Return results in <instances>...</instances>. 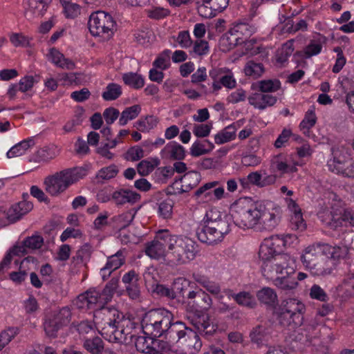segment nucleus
<instances>
[{"label":"nucleus","instance_id":"obj_1","mask_svg":"<svg viewBox=\"0 0 354 354\" xmlns=\"http://www.w3.org/2000/svg\"><path fill=\"white\" fill-rule=\"evenodd\" d=\"M198 252V244L192 239L159 230L152 241L145 244V252L150 259L162 261L167 266L183 265L194 260Z\"/></svg>","mask_w":354,"mask_h":354},{"label":"nucleus","instance_id":"obj_2","mask_svg":"<svg viewBox=\"0 0 354 354\" xmlns=\"http://www.w3.org/2000/svg\"><path fill=\"white\" fill-rule=\"evenodd\" d=\"M95 320L99 333L111 342H132L139 330L134 318L126 317L115 308H100L95 313Z\"/></svg>","mask_w":354,"mask_h":354},{"label":"nucleus","instance_id":"obj_3","mask_svg":"<svg viewBox=\"0 0 354 354\" xmlns=\"http://www.w3.org/2000/svg\"><path fill=\"white\" fill-rule=\"evenodd\" d=\"M189 323L196 331L189 328L181 337L179 342L174 348L176 354H196L201 348L202 342L198 335L205 337L212 336L217 330L218 326L207 315H193L188 317Z\"/></svg>","mask_w":354,"mask_h":354},{"label":"nucleus","instance_id":"obj_4","mask_svg":"<svg viewBox=\"0 0 354 354\" xmlns=\"http://www.w3.org/2000/svg\"><path fill=\"white\" fill-rule=\"evenodd\" d=\"M86 175L84 167H73L55 172L45 178L44 184L46 192L51 196H58L70 186Z\"/></svg>","mask_w":354,"mask_h":354},{"label":"nucleus","instance_id":"obj_5","mask_svg":"<svg viewBox=\"0 0 354 354\" xmlns=\"http://www.w3.org/2000/svg\"><path fill=\"white\" fill-rule=\"evenodd\" d=\"M234 223L243 228H257L259 225L260 204L253 205L248 200L240 198L230 207Z\"/></svg>","mask_w":354,"mask_h":354},{"label":"nucleus","instance_id":"obj_6","mask_svg":"<svg viewBox=\"0 0 354 354\" xmlns=\"http://www.w3.org/2000/svg\"><path fill=\"white\" fill-rule=\"evenodd\" d=\"M119 283V278H112L102 292L90 289L80 295L75 301V305L80 309L93 308L95 306L102 307L111 301Z\"/></svg>","mask_w":354,"mask_h":354},{"label":"nucleus","instance_id":"obj_7","mask_svg":"<svg viewBox=\"0 0 354 354\" xmlns=\"http://www.w3.org/2000/svg\"><path fill=\"white\" fill-rule=\"evenodd\" d=\"M261 271L263 277L272 282L285 274L295 273V259L287 253L278 254L269 261L263 263Z\"/></svg>","mask_w":354,"mask_h":354},{"label":"nucleus","instance_id":"obj_8","mask_svg":"<svg viewBox=\"0 0 354 354\" xmlns=\"http://www.w3.org/2000/svg\"><path fill=\"white\" fill-rule=\"evenodd\" d=\"M88 25L91 34L99 37L101 41L110 39L116 30L115 21L109 13L104 11L92 13Z\"/></svg>","mask_w":354,"mask_h":354},{"label":"nucleus","instance_id":"obj_9","mask_svg":"<svg viewBox=\"0 0 354 354\" xmlns=\"http://www.w3.org/2000/svg\"><path fill=\"white\" fill-rule=\"evenodd\" d=\"M305 306L299 300L286 299L282 302L279 322L283 326H292V328L301 326Z\"/></svg>","mask_w":354,"mask_h":354},{"label":"nucleus","instance_id":"obj_10","mask_svg":"<svg viewBox=\"0 0 354 354\" xmlns=\"http://www.w3.org/2000/svg\"><path fill=\"white\" fill-rule=\"evenodd\" d=\"M71 319V312L68 307H63L48 315L44 322V329L50 338L57 336V332L67 326Z\"/></svg>","mask_w":354,"mask_h":354},{"label":"nucleus","instance_id":"obj_11","mask_svg":"<svg viewBox=\"0 0 354 354\" xmlns=\"http://www.w3.org/2000/svg\"><path fill=\"white\" fill-rule=\"evenodd\" d=\"M282 210L273 202L260 203V218L258 230L272 231L281 221Z\"/></svg>","mask_w":354,"mask_h":354},{"label":"nucleus","instance_id":"obj_12","mask_svg":"<svg viewBox=\"0 0 354 354\" xmlns=\"http://www.w3.org/2000/svg\"><path fill=\"white\" fill-rule=\"evenodd\" d=\"M342 210L336 204L330 202L321 205L317 212V216L322 223L331 229H336L342 225Z\"/></svg>","mask_w":354,"mask_h":354},{"label":"nucleus","instance_id":"obj_13","mask_svg":"<svg viewBox=\"0 0 354 354\" xmlns=\"http://www.w3.org/2000/svg\"><path fill=\"white\" fill-rule=\"evenodd\" d=\"M218 181L207 183L200 187L194 193L195 197L203 202H216L224 196V188L218 187Z\"/></svg>","mask_w":354,"mask_h":354},{"label":"nucleus","instance_id":"obj_14","mask_svg":"<svg viewBox=\"0 0 354 354\" xmlns=\"http://www.w3.org/2000/svg\"><path fill=\"white\" fill-rule=\"evenodd\" d=\"M231 216L221 212L217 208L212 207L206 212L203 223L221 231L230 232L231 230Z\"/></svg>","mask_w":354,"mask_h":354},{"label":"nucleus","instance_id":"obj_15","mask_svg":"<svg viewBox=\"0 0 354 354\" xmlns=\"http://www.w3.org/2000/svg\"><path fill=\"white\" fill-rule=\"evenodd\" d=\"M351 160L349 149L344 146H338L332 149V158L328 161V169L339 174L342 168Z\"/></svg>","mask_w":354,"mask_h":354},{"label":"nucleus","instance_id":"obj_16","mask_svg":"<svg viewBox=\"0 0 354 354\" xmlns=\"http://www.w3.org/2000/svg\"><path fill=\"white\" fill-rule=\"evenodd\" d=\"M228 233V232L221 231L206 223L198 227L196 232L198 240L209 245L222 241L225 236Z\"/></svg>","mask_w":354,"mask_h":354},{"label":"nucleus","instance_id":"obj_17","mask_svg":"<svg viewBox=\"0 0 354 354\" xmlns=\"http://www.w3.org/2000/svg\"><path fill=\"white\" fill-rule=\"evenodd\" d=\"M285 202L288 209L292 212L290 219V227L292 230L304 231L306 227V224L303 218L301 208L297 202L291 198L286 197Z\"/></svg>","mask_w":354,"mask_h":354},{"label":"nucleus","instance_id":"obj_18","mask_svg":"<svg viewBox=\"0 0 354 354\" xmlns=\"http://www.w3.org/2000/svg\"><path fill=\"white\" fill-rule=\"evenodd\" d=\"M279 241L274 239L273 236L270 238L265 239L260 245L259 256L263 263L273 259L278 254H282L281 250L279 248Z\"/></svg>","mask_w":354,"mask_h":354},{"label":"nucleus","instance_id":"obj_19","mask_svg":"<svg viewBox=\"0 0 354 354\" xmlns=\"http://www.w3.org/2000/svg\"><path fill=\"white\" fill-rule=\"evenodd\" d=\"M167 328L168 329L166 330L162 336L165 339L164 341L169 344L171 348H175L174 345H177L189 327L186 326L182 322H174L173 320Z\"/></svg>","mask_w":354,"mask_h":354},{"label":"nucleus","instance_id":"obj_20","mask_svg":"<svg viewBox=\"0 0 354 354\" xmlns=\"http://www.w3.org/2000/svg\"><path fill=\"white\" fill-rule=\"evenodd\" d=\"M248 100L254 109L263 111L274 106L277 102V97L269 93L256 92L250 94Z\"/></svg>","mask_w":354,"mask_h":354},{"label":"nucleus","instance_id":"obj_21","mask_svg":"<svg viewBox=\"0 0 354 354\" xmlns=\"http://www.w3.org/2000/svg\"><path fill=\"white\" fill-rule=\"evenodd\" d=\"M297 165V163L290 162L287 158L282 154L274 156L270 163L271 169L274 171H278L281 174L296 172Z\"/></svg>","mask_w":354,"mask_h":354},{"label":"nucleus","instance_id":"obj_22","mask_svg":"<svg viewBox=\"0 0 354 354\" xmlns=\"http://www.w3.org/2000/svg\"><path fill=\"white\" fill-rule=\"evenodd\" d=\"M49 0H28L25 7V17L28 20L40 17L45 13Z\"/></svg>","mask_w":354,"mask_h":354},{"label":"nucleus","instance_id":"obj_23","mask_svg":"<svg viewBox=\"0 0 354 354\" xmlns=\"http://www.w3.org/2000/svg\"><path fill=\"white\" fill-rule=\"evenodd\" d=\"M124 263V257L121 250L118 251L115 254L109 257L106 265L100 270V274L103 280H106L111 275L112 272L118 269Z\"/></svg>","mask_w":354,"mask_h":354},{"label":"nucleus","instance_id":"obj_24","mask_svg":"<svg viewBox=\"0 0 354 354\" xmlns=\"http://www.w3.org/2000/svg\"><path fill=\"white\" fill-rule=\"evenodd\" d=\"M60 152L59 148L55 145H50L38 149L33 155L31 160L39 163H47L56 158Z\"/></svg>","mask_w":354,"mask_h":354},{"label":"nucleus","instance_id":"obj_25","mask_svg":"<svg viewBox=\"0 0 354 354\" xmlns=\"http://www.w3.org/2000/svg\"><path fill=\"white\" fill-rule=\"evenodd\" d=\"M153 313V319L154 323H157L158 330L161 333V337L163 336L166 330L168 329V326L171 323L174 319L173 314L165 308H157L152 310Z\"/></svg>","mask_w":354,"mask_h":354},{"label":"nucleus","instance_id":"obj_26","mask_svg":"<svg viewBox=\"0 0 354 354\" xmlns=\"http://www.w3.org/2000/svg\"><path fill=\"white\" fill-rule=\"evenodd\" d=\"M324 243H317L308 246L301 256V261L307 268L318 260V257L324 255Z\"/></svg>","mask_w":354,"mask_h":354},{"label":"nucleus","instance_id":"obj_27","mask_svg":"<svg viewBox=\"0 0 354 354\" xmlns=\"http://www.w3.org/2000/svg\"><path fill=\"white\" fill-rule=\"evenodd\" d=\"M162 158L168 160H183L185 156V148L176 142L167 143L161 150Z\"/></svg>","mask_w":354,"mask_h":354},{"label":"nucleus","instance_id":"obj_28","mask_svg":"<svg viewBox=\"0 0 354 354\" xmlns=\"http://www.w3.org/2000/svg\"><path fill=\"white\" fill-rule=\"evenodd\" d=\"M48 61L58 68L66 70H72L75 68V63L64 55L57 48H52L47 54Z\"/></svg>","mask_w":354,"mask_h":354},{"label":"nucleus","instance_id":"obj_29","mask_svg":"<svg viewBox=\"0 0 354 354\" xmlns=\"http://www.w3.org/2000/svg\"><path fill=\"white\" fill-rule=\"evenodd\" d=\"M111 198L116 205L133 204L140 201V195L130 189H120L112 194Z\"/></svg>","mask_w":354,"mask_h":354},{"label":"nucleus","instance_id":"obj_30","mask_svg":"<svg viewBox=\"0 0 354 354\" xmlns=\"http://www.w3.org/2000/svg\"><path fill=\"white\" fill-rule=\"evenodd\" d=\"M239 127V121L227 126L214 135L215 143L216 145H223L234 140L236 138V132Z\"/></svg>","mask_w":354,"mask_h":354},{"label":"nucleus","instance_id":"obj_31","mask_svg":"<svg viewBox=\"0 0 354 354\" xmlns=\"http://www.w3.org/2000/svg\"><path fill=\"white\" fill-rule=\"evenodd\" d=\"M193 279L210 294L216 296V297L221 295V288L219 283L212 281L207 276L200 273L193 274Z\"/></svg>","mask_w":354,"mask_h":354},{"label":"nucleus","instance_id":"obj_32","mask_svg":"<svg viewBox=\"0 0 354 354\" xmlns=\"http://www.w3.org/2000/svg\"><path fill=\"white\" fill-rule=\"evenodd\" d=\"M153 313L152 310L145 314L141 322V326L143 333L151 338L161 337V333L158 330L157 323H154L153 319Z\"/></svg>","mask_w":354,"mask_h":354},{"label":"nucleus","instance_id":"obj_33","mask_svg":"<svg viewBox=\"0 0 354 354\" xmlns=\"http://www.w3.org/2000/svg\"><path fill=\"white\" fill-rule=\"evenodd\" d=\"M32 207L33 205L31 202L20 201L10 207L8 212V217L11 221L15 222L29 212Z\"/></svg>","mask_w":354,"mask_h":354},{"label":"nucleus","instance_id":"obj_34","mask_svg":"<svg viewBox=\"0 0 354 354\" xmlns=\"http://www.w3.org/2000/svg\"><path fill=\"white\" fill-rule=\"evenodd\" d=\"M201 180V175L196 171L187 172L180 178L182 192H188L196 187Z\"/></svg>","mask_w":354,"mask_h":354},{"label":"nucleus","instance_id":"obj_35","mask_svg":"<svg viewBox=\"0 0 354 354\" xmlns=\"http://www.w3.org/2000/svg\"><path fill=\"white\" fill-rule=\"evenodd\" d=\"M294 275L295 274H283L279 277L276 278V279L272 281V283L277 288L283 291H292L298 286V282Z\"/></svg>","mask_w":354,"mask_h":354},{"label":"nucleus","instance_id":"obj_36","mask_svg":"<svg viewBox=\"0 0 354 354\" xmlns=\"http://www.w3.org/2000/svg\"><path fill=\"white\" fill-rule=\"evenodd\" d=\"M257 297L261 304L270 307H274L278 303L277 292L270 287H264L258 290Z\"/></svg>","mask_w":354,"mask_h":354},{"label":"nucleus","instance_id":"obj_37","mask_svg":"<svg viewBox=\"0 0 354 354\" xmlns=\"http://www.w3.org/2000/svg\"><path fill=\"white\" fill-rule=\"evenodd\" d=\"M231 32L239 37V42L242 44L244 40L250 38L255 32L256 28L246 23H238L234 24L231 28Z\"/></svg>","mask_w":354,"mask_h":354},{"label":"nucleus","instance_id":"obj_38","mask_svg":"<svg viewBox=\"0 0 354 354\" xmlns=\"http://www.w3.org/2000/svg\"><path fill=\"white\" fill-rule=\"evenodd\" d=\"M324 256L333 260L345 258L348 254V248L345 245H331L324 243Z\"/></svg>","mask_w":354,"mask_h":354},{"label":"nucleus","instance_id":"obj_39","mask_svg":"<svg viewBox=\"0 0 354 354\" xmlns=\"http://www.w3.org/2000/svg\"><path fill=\"white\" fill-rule=\"evenodd\" d=\"M137 210L131 209L113 218L115 227L118 230H122L128 227L133 221Z\"/></svg>","mask_w":354,"mask_h":354},{"label":"nucleus","instance_id":"obj_40","mask_svg":"<svg viewBox=\"0 0 354 354\" xmlns=\"http://www.w3.org/2000/svg\"><path fill=\"white\" fill-rule=\"evenodd\" d=\"M35 145L33 139H27L14 145L8 152L7 157L12 158L24 155Z\"/></svg>","mask_w":354,"mask_h":354},{"label":"nucleus","instance_id":"obj_41","mask_svg":"<svg viewBox=\"0 0 354 354\" xmlns=\"http://www.w3.org/2000/svg\"><path fill=\"white\" fill-rule=\"evenodd\" d=\"M83 347L91 354H102L104 344L100 337L95 336L86 337L84 340Z\"/></svg>","mask_w":354,"mask_h":354},{"label":"nucleus","instance_id":"obj_42","mask_svg":"<svg viewBox=\"0 0 354 354\" xmlns=\"http://www.w3.org/2000/svg\"><path fill=\"white\" fill-rule=\"evenodd\" d=\"M234 299L240 306L254 308L257 306L254 297L249 292L242 291L239 293H231L228 295Z\"/></svg>","mask_w":354,"mask_h":354},{"label":"nucleus","instance_id":"obj_43","mask_svg":"<svg viewBox=\"0 0 354 354\" xmlns=\"http://www.w3.org/2000/svg\"><path fill=\"white\" fill-rule=\"evenodd\" d=\"M141 106L139 104H135L127 107L120 113L118 124L120 126H125L129 121L136 119L141 112Z\"/></svg>","mask_w":354,"mask_h":354},{"label":"nucleus","instance_id":"obj_44","mask_svg":"<svg viewBox=\"0 0 354 354\" xmlns=\"http://www.w3.org/2000/svg\"><path fill=\"white\" fill-rule=\"evenodd\" d=\"M325 41L326 37L322 35L312 39L304 50L306 57H310L319 54Z\"/></svg>","mask_w":354,"mask_h":354},{"label":"nucleus","instance_id":"obj_45","mask_svg":"<svg viewBox=\"0 0 354 354\" xmlns=\"http://www.w3.org/2000/svg\"><path fill=\"white\" fill-rule=\"evenodd\" d=\"M243 71L246 76L257 79L263 75L265 68L263 64L250 60L246 62Z\"/></svg>","mask_w":354,"mask_h":354},{"label":"nucleus","instance_id":"obj_46","mask_svg":"<svg viewBox=\"0 0 354 354\" xmlns=\"http://www.w3.org/2000/svg\"><path fill=\"white\" fill-rule=\"evenodd\" d=\"M122 93V86L116 83H109L104 88L102 97L105 101H113L119 98Z\"/></svg>","mask_w":354,"mask_h":354},{"label":"nucleus","instance_id":"obj_47","mask_svg":"<svg viewBox=\"0 0 354 354\" xmlns=\"http://www.w3.org/2000/svg\"><path fill=\"white\" fill-rule=\"evenodd\" d=\"M158 123V119L153 115H147L140 118L134 123V127L142 132H148L154 129Z\"/></svg>","mask_w":354,"mask_h":354},{"label":"nucleus","instance_id":"obj_48","mask_svg":"<svg viewBox=\"0 0 354 354\" xmlns=\"http://www.w3.org/2000/svg\"><path fill=\"white\" fill-rule=\"evenodd\" d=\"M124 83L135 89H139L144 86L145 80L143 77L136 73H126L122 75Z\"/></svg>","mask_w":354,"mask_h":354},{"label":"nucleus","instance_id":"obj_49","mask_svg":"<svg viewBox=\"0 0 354 354\" xmlns=\"http://www.w3.org/2000/svg\"><path fill=\"white\" fill-rule=\"evenodd\" d=\"M313 275L326 276L331 274L333 269L326 264V261L324 259L317 261L306 268Z\"/></svg>","mask_w":354,"mask_h":354},{"label":"nucleus","instance_id":"obj_50","mask_svg":"<svg viewBox=\"0 0 354 354\" xmlns=\"http://www.w3.org/2000/svg\"><path fill=\"white\" fill-rule=\"evenodd\" d=\"M245 50L252 55L263 53L268 54L266 48L263 46L255 38L246 39L243 42Z\"/></svg>","mask_w":354,"mask_h":354},{"label":"nucleus","instance_id":"obj_51","mask_svg":"<svg viewBox=\"0 0 354 354\" xmlns=\"http://www.w3.org/2000/svg\"><path fill=\"white\" fill-rule=\"evenodd\" d=\"M257 85L259 91L265 93L276 92L281 88V82L277 79L261 80Z\"/></svg>","mask_w":354,"mask_h":354},{"label":"nucleus","instance_id":"obj_52","mask_svg":"<svg viewBox=\"0 0 354 354\" xmlns=\"http://www.w3.org/2000/svg\"><path fill=\"white\" fill-rule=\"evenodd\" d=\"M159 162L157 158L143 160L137 166L138 172L142 176H147L153 171L155 167L159 165Z\"/></svg>","mask_w":354,"mask_h":354},{"label":"nucleus","instance_id":"obj_53","mask_svg":"<svg viewBox=\"0 0 354 354\" xmlns=\"http://www.w3.org/2000/svg\"><path fill=\"white\" fill-rule=\"evenodd\" d=\"M158 205V214L160 217L164 219H168L171 217L174 202L171 198H167L161 201Z\"/></svg>","mask_w":354,"mask_h":354},{"label":"nucleus","instance_id":"obj_54","mask_svg":"<svg viewBox=\"0 0 354 354\" xmlns=\"http://www.w3.org/2000/svg\"><path fill=\"white\" fill-rule=\"evenodd\" d=\"M63 11L66 18L73 19L80 14V7L70 0H60Z\"/></svg>","mask_w":354,"mask_h":354},{"label":"nucleus","instance_id":"obj_55","mask_svg":"<svg viewBox=\"0 0 354 354\" xmlns=\"http://www.w3.org/2000/svg\"><path fill=\"white\" fill-rule=\"evenodd\" d=\"M316 121L317 117L314 108L308 109L299 124L300 129L303 131L304 133H306L315 124Z\"/></svg>","mask_w":354,"mask_h":354},{"label":"nucleus","instance_id":"obj_56","mask_svg":"<svg viewBox=\"0 0 354 354\" xmlns=\"http://www.w3.org/2000/svg\"><path fill=\"white\" fill-rule=\"evenodd\" d=\"M293 40H288L283 44L279 50L277 55V62L281 64H284L287 62L288 59L292 54L294 51Z\"/></svg>","mask_w":354,"mask_h":354},{"label":"nucleus","instance_id":"obj_57","mask_svg":"<svg viewBox=\"0 0 354 354\" xmlns=\"http://www.w3.org/2000/svg\"><path fill=\"white\" fill-rule=\"evenodd\" d=\"M118 173V169L115 165L102 168L98 171L96 177L100 182L103 180H109L115 178Z\"/></svg>","mask_w":354,"mask_h":354},{"label":"nucleus","instance_id":"obj_58","mask_svg":"<svg viewBox=\"0 0 354 354\" xmlns=\"http://www.w3.org/2000/svg\"><path fill=\"white\" fill-rule=\"evenodd\" d=\"M173 39L177 43V45H174V47L179 46L185 49L190 48L193 43L188 30L180 31L177 36L173 37Z\"/></svg>","mask_w":354,"mask_h":354},{"label":"nucleus","instance_id":"obj_59","mask_svg":"<svg viewBox=\"0 0 354 354\" xmlns=\"http://www.w3.org/2000/svg\"><path fill=\"white\" fill-rule=\"evenodd\" d=\"M91 253V247L88 244H84L76 252L73 259L77 264L86 263L89 260Z\"/></svg>","mask_w":354,"mask_h":354},{"label":"nucleus","instance_id":"obj_60","mask_svg":"<svg viewBox=\"0 0 354 354\" xmlns=\"http://www.w3.org/2000/svg\"><path fill=\"white\" fill-rule=\"evenodd\" d=\"M174 351V348L164 340H160L154 342L153 346L147 351L145 354H165L168 351Z\"/></svg>","mask_w":354,"mask_h":354},{"label":"nucleus","instance_id":"obj_61","mask_svg":"<svg viewBox=\"0 0 354 354\" xmlns=\"http://www.w3.org/2000/svg\"><path fill=\"white\" fill-rule=\"evenodd\" d=\"M193 47L192 53L198 56H204L209 53V46L207 41L203 39H196L192 43Z\"/></svg>","mask_w":354,"mask_h":354},{"label":"nucleus","instance_id":"obj_62","mask_svg":"<svg viewBox=\"0 0 354 354\" xmlns=\"http://www.w3.org/2000/svg\"><path fill=\"white\" fill-rule=\"evenodd\" d=\"M10 41L15 47H28L30 39L23 33L12 32L10 35Z\"/></svg>","mask_w":354,"mask_h":354},{"label":"nucleus","instance_id":"obj_63","mask_svg":"<svg viewBox=\"0 0 354 354\" xmlns=\"http://www.w3.org/2000/svg\"><path fill=\"white\" fill-rule=\"evenodd\" d=\"M239 39L234 33L231 32V29H230L222 37L221 45L226 47L225 50H230L236 46L241 44Z\"/></svg>","mask_w":354,"mask_h":354},{"label":"nucleus","instance_id":"obj_64","mask_svg":"<svg viewBox=\"0 0 354 354\" xmlns=\"http://www.w3.org/2000/svg\"><path fill=\"white\" fill-rule=\"evenodd\" d=\"M267 333H268L266 331V327L258 326L253 328L250 333V336L252 342L260 344H262L264 340H266Z\"/></svg>","mask_w":354,"mask_h":354}]
</instances>
